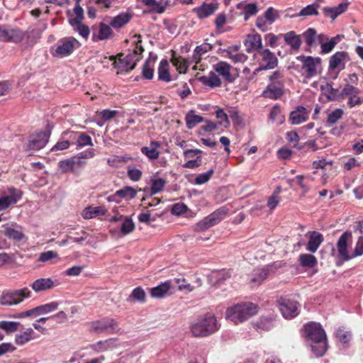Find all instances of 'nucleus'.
Instances as JSON below:
<instances>
[{
    "label": "nucleus",
    "instance_id": "obj_1",
    "mask_svg": "<svg viewBox=\"0 0 363 363\" xmlns=\"http://www.w3.org/2000/svg\"><path fill=\"white\" fill-rule=\"evenodd\" d=\"M304 333L314 354L317 357L323 356L328 349V342L325 332L321 325L315 322L308 323L304 325Z\"/></svg>",
    "mask_w": 363,
    "mask_h": 363
},
{
    "label": "nucleus",
    "instance_id": "obj_2",
    "mask_svg": "<svg viewBox=\"0 0 363 363\" xmlns=\"http://www.w3.org/2000/svg\"><path fill=\"white\" fill-rule=\"evenodd\" d=\"M219 328L216 318L211 314L199 316L189 326L192 335L196 337L209 336L218 331Z\"/></svg>",
    "mask_w": 363,
    "mask_h": 363
},
{
    "label": "nucleus",
    "instance_id": "obj_3",
    "mask_svg": "<svg viewBox=\"0 0 363 363\" xmlns=\"http://www.w3.org/2000/svg\"><path fill=\"white\" fill-rule=\"evenodd\" d=\"M259 311L257 304L252 302H242L228 307L226 310V318L235 324L243 323L255 315Z\"/></svg>",
    "mask_w": 363,
    "mask_h": 363
},
{
    "label": "nucleus",
    "instance_id": "obj_4",
    "mask_svg": "<svg viewBox=\"0 0 363 363\" xmlns=\"http://www.w3.org/2000/svg\"><path fill=\"white\" fill-rule=\"evenodd\" d=\"M140 43V40L136 43L135 48L131 53L126 55L121 54L117 59L114 56L110 57V60L113 61V67L117 69V74L128 72L135 68L144 50Z\"/></svg>",
    "mask_w": 363,
    "mask_h": 363
},
{
    "label": "nucleus",
    "instance_id": "obj_5",
    "mask_svg": "<svg viewBox=\"0 0 363 363\" xmlns=\"http://www.w3.org/2000/svg\"><path fill=\"white\" fill-rule=\"evenodd\" d=\"M296 60L301 64V73L306 79H311L321 74L323 67L320 57L301 55L296 57Z\"/></svg>",
    "mask_w": 363,
    "mask_h": 363
},
{
    "label": "nucleus",
    "instance_id": "obj_6",
    "mask_svg": "<svg viewBox=\"0 0 363 363\" xmlns=\"http://www.w3.org/2000/svg\"><path fill=\"white\" fill-rule=\"evenodd\" d=\"M31 296L32 293L27 287L4 291L0 296V304L13 306L21 303L24 299L29 298Z\"/></svg>",
    "mask_w": 363,
    "mask_h": 363
},
{
    "label": "nucleus",
    "instance_id": "obj_7",
    "mask_svg": "<svg viewBox=\"0 0 363 363\" xmlns=\"http://www.w3.org/2000/svg\"><path fill=\"white\" fill-rule=\"evenodd\" d=\"M89 328L91 331L96 333L116 334L121 331L118 322L108 317L91 322Z\"/></svg>",
    "mask_w": 363,
    "mask_h": 363
},
{
    "label": "nucleus",
    "instance_id": "obj_8",
    "mask_svg": "<svg viewBox=\"0 0 363 363\" xmlns=\"http://www.w3.org/2000/svg\"><path fill=\"white\" fill-rule=\"evenodd\" d=\"M228 213V210L225 207L217 209L197 223L195 227L196 230L199 232L203 231L218 224L221 220L226 218Z\"/></svg>",
    "mask_w": 363,
    "mask_h": 363
},
{
    "label": "nucleus",
    "instance_id": "obj_9",
    "mask_svg": "<svg viewBox=\"0 0 363 363\" xmlns=\"http://www.w3.org/2000/svg\"><path fill=\"white\" fill-rule=\"evenodd\" d=\"M80 43L74 38L70 37L60 42L56 47L50 49V52L54 57H64L69 55L74 50L79 48Z\"/></svg>",
    "mask_w": 363,
    "mask_h": 363
},
{
    "label": "nucleus",
    "instance_id": "obj_10",
    "mask_svg": "<svg viewBox=\"0 0 363 363\" xmlns=\"http://www.w3.org/2000/svg\"><path fill=\"white\" fill-rule=\"evenodd\" d=\"M347 53L345 51H338L333 54L329 60V74L335 79L339 72L345 67V59Z\"/></svg>",
    "mask_w": 363,
    "mask_h": 363
},
{
    "label": "nucleus",
    "instance_id": "obj_11",
    "mask_svg": "<svg viewBox=\"0 0 363 363\" xmlns=\"http://www.w3.org/2000/svg\"><path fill=\"white\" fill-rule=\"evenodd\" d=\"M25 36L23 30L17 28L0 26V40L5 42H21Z\"/></svg>",
    "mask_w": 363,
    "mask_h": 363
},
{
    "label": "nucleus",
    "instance_id": "obj_12",
    "mask_svg": "<svg viewBox=\"0 0 363 363\" xmlns=\"http://www.w3.org/2000/svg\"><path fill=\"white\" fill-rule=\"evenodd\" d=\"M279 308L286 318H291L296 317L298 314V303L295 301L280 298L278 300Z\"/></svg>",
    "mask_w": 363,
    "mask_h": 363
},
{
    "label": "nucleus",
    "instance_id": "obj_13",
    "mask_svg": "<svg viewBox=\"0 0 363 363\" xmlns=\"http://www.w3.org/2000/svg\"><path fill=\"white\" fill-rule=\"evenodd\" d=\"M351 238L352 233L346 231L341 235L337 242L338 256L343 262H346L354 258V252L350 254L348 250L347 242Z\"/></svg>",
    "mask_w": 363,
    "mask_h": 363
},
{
    "label": "nucleus",
    "instance_id": "obj_14",
    "mask_svg": "<svg viewBox=\"0 0 363 363\" xmlns=\"http://www.w3.org/2000/svg\"><path fill=\"white\" fill-rule=\"evenodd\" d=\"M360 91L357 87L351 84H346L341 91V96L342 98H347V106L350 108H353L355 106L360 105L362 103L361 98L359 96Z\"/></svg>",
    "mask_w": 363,
    "mask_h": 363
},
{
    "label": "nucleus",
    "instance_id": "obj_15",
    "mask_svg": "<svg viewBox=\"0 0 363 363\" xmlns=\"http://www.w3.org/2000/svg\"><path fill=\"white\" fill-rule=\"evenodd\" d=\"M50 135V132H40L30 135L26 145L27 150H38L43 148L48 143Z\"/></svg>",
    "mask_w": 363,
    "mask_h": 363
},
{
    "label": "nucleus",
    "instance_id": "obj_16",
    "mask_svg": "<svg viewBox=\"0 0 363 363\" xmlns=\"http://www.w3.org/2000/svg\"><path fill=\"white\" fill-rule=\"evenodd\" d=\"M258 54L262 57V62L264 65L257 68L254 74L264 69H272L277 66L278 60L275 55L269 49L260 50Z\"/></svg>",
    "mask_w": 363,
    "mask_h": 363
},
{
    "label": "nucleus",
    "instance_id": "obj_17",
    "mask_svg": "<svg viewBox=\"0 0 363 363\" xmlns=\"http://www.w3.org/2000/svg\"><path fill=\"white\" fill-rule=\"evenodd\" d=\"M284 82H270L263 91L262 96L270 99H278L284 94Z\"/></svg>",
    "mask_w": 363,
    "mask_h": 363
},
{
    "label": "nucleus",
    "instance_id": "obj_18",
    "mask_svg": "<svg viewBox=\"0 0 363 363\" xmlns=\"http://www.w3.org/2000/svg\"><path fill=\"white\" fill-rule=\"evenodd\" d=\"M231 68V65L224 61H220L213 65L215 73L222 77L228 83H233L235 79V77L230 73Z\"/></svg>",
    "mask_w": 363,
    "mask_h": 363
},
{
    "label": "nucleus",
    "instance_id": "obj_19",
    "mask_svg": "<svg viewBox=\"0 0 363 363\" xmlns=\"http://www.w3.org/2000/svg\"><path fill=\"white\" fill-rule=\"evenodd\" d=\"M57 285L51 278H40L33 281L30 286L35 293H40L52 289Z\"/></svg>",
    "mask_w": 363,
    "mask_h": 363
},
{
    "label": "nucleus",
    "instance_id": "obj_20",
    "mask_svg": "<svg viewBox=\"0 0 363 363\" xmlns=\"http://www.w3.org/2000/svg\"><path fill=\"white\" fill-rule=\"evenodd\" d=\"M244 45L247 52L251 53L254 51L262 50V41L259 34H249L244 41Z\"/></svg>",
    "mask_w": 363,
    "mask_h": 363
},
{
    "label": "nucleus",
    "instance_id": "obj_21",
    "mask_svg": "<svg viewBox=\"0 0 363 363\" xmlns=\"http://www.w3.org/2000/svg\"><path fill=\"white\" fill-rule=\"evenodd\" d=\"M213 48V45L206 41L195 48L192 55V61L195 63V69H198V65L201 62L204 55L212 50Z\"/></svg>",
    "mask_w": 363,
    "mask_h": 363
},
{
    "label": "nucleus",
    "instance_id": "obj_22",
    "mask_svg": "<svg viewBox=\"0 0 363 363\" xmlns=\"http://www.w3.org/2000/svg\"><path fill=\"white\" fill-rule=\"evenodd\" d=\"M110 25L104 23H100L99 25L98 33L93 32L92 40L94 42H98L99 40H104L109 39L113 36V30H111Z\"/></svg>",
    "mask_w": 363,
    "mask_h": 363
},
{
    "label": "nucleus",
    "instance_id": "obj_23",
    "mask_svg": "<svg viewBox=\"0 0 363 363\" xmlns=\"http://www.w3.org/2000/svg\"><path fill=\"white\" fill-rule=\"evenodd\" d=\"M302 36L308 47H316L321 43L323 34L318 35L315 29L309 28L303 33Z\"/></svg>",
    "mask_w": 363,
    "mask_h": 363
},
{
    "label": "nucleus",
    "instance_id": "obj_24",
    "mask_svg": "<svg viewBox=\"0 0 363 363\" xmlns=\"http://www.w3.org/2000/svg\"><path fill=\"white\" fill-rule=\"evenodd\" d=\"M309 112L306 108L302 106L296 107V108L291 111L289 116V121L293 125H298L305 122L308 118Z\"/></svg>",
    "mask_w": 363,
    "mask_h": 363
},
{
    "label": "nucleus",
    "instance_id": "obj_25",
    "mask_svg": "<svg viewBox=\"0 0 363 363\" xmlns=\"http://www.w3.org/2000/svg\"><path fill=\"white\" fill-rule=\"evenodd\" d=\"M348 6V2H342L337 6L324 7L323 9V12L325 16L330 18L332 20H335L338 16L347 11Z\"/></svg>",
    "mask_w": 363,
    "mask_h": 363
},
{
    "label": "nucleus",
    "instance_id": "obj_26",
    "mask_svg": "<svg viewBox=\"0 0 363 363\" xmlns=\"http://www.w3.org/2000/svg\"><path fill=\"white\" fill-rule=\"evenodd\" d=\"M340 40V35H336L335 37L329 39L328 36L323 34V38L321 39V43H319V45H320V53L325 55L330 52Z\"/></svg>",
    "mask_w": 363,
    "mask_h": 363
},
{
    "label": "nucleus",
    "instance_id": "obj_27",
    "mask_svg": "<svg viewBox=\"0 0 363 363\" xmlns=\"http://www.w3.org/2000/svg\"><path fill=\"white\" fill-rule=\"evenodd\" d=\"M323 235L319 232H310V236L308 242L306 246V250L311 253L315 252L323 242Z\"/></svg>",
    "mask_w": 363,
    "mask_h": 363
},
{
    "label": "nucleus",
    "instance_id": "obj_28",
    "mask_svg": "<svg viewBox=\"0 0 363 363\" xmlns=\"http://www.w3.org/2000/svg\"><path fill=\"white\" fill-rule=\"evenodd\" d=\"M216 9L217 6L216 4L203 3L201 6L195 7L193 12L196 14L199 18L203 19L214 13Z\"/></svg>",
    "mask_w": 363,
    "mask_h": 363
},
{
    "label": "nucleus",
    "instance_id": "obj_29",
    "mask_svg": "<svg viewBox=\"0 0 363 363\" xmlns=\"http://www.w3.org/2000/svg\"><path fill=\"white\" fill-rule=\"evenodd\" d=\"M161 147V143L157 141H151L149 146H145L141 148V152L145 155L150 160L158 159L160 152L158 148Z\"/></svg>",
    "mask_w": 363,
    "mask_h": 363
},
{
    "label": "nucleus",
    "instance_id": "obj_30",
    "mask_svg": "<svg viewBox=\"0 0 363 363\" xmlns=\"http://www.w3.org/2000/svg\"><path fill=\"white\" fill-rule=\"evenodd\" d=\"M197 79L205 86L214 88L221 86V79L213 72H211L208 76H201Z\"/></svg>",
    "mask_w": 363,
    "mask_h": 363
},
{
    "label": "nucleus",
    "instance_id": "obj_31",
    "mask_svg": "<svg viewBox=\"0 0 363 363\" xmlns=\"http://www.w3.org/2000/svg\"><path fill=\"white\" fill-rule=\"evenodd\" d=\"M45 28L46 26L45 24H43L42 26H35L33 28H30L27 31V43L30 45L35 44L37 40L40 38L42 33L45 29Z\"/></svg>",
    "mask_w": 363,
    "mask_h": 363
},
{
    "label": "nucleus",
    "instance_id": "obj_32",
    "mask_svg": "<svg viewBox=\"0 0 363 363\" xmlns=\"http://www.w3.org/2000/svg\"><path fill=\"white\" fill-rule=\"evenodd\" d=\"M106 209L104 206H88L82 212V216L84 219H91L98 216H104L106 213Z\"/></svg>",
    "mask_w": 363,
    "mask_h": 363
},
{
    "label": "nucleus",
    "instance_id": "obj_33",
    "mask_svg": "<svg viewBox=\"0 0 363 363\" xmlns=\"http://www.w3.org/2000/svg\"><path fill=\"white\" fill-rule=\"evenodd\" d=\"M34 334L33 328H28L25 331L16 335L15 343L17 345H24L35 338Z\"/></svg>",
    "mask_w": 363,
    "mask_h": 363
},
{
    "label": "nucleus",
    "instance_id": "obj_34",
    "mask_svg": "<svg viewBox=\"0 0 363 363\" xmlns=\"http://www.w3.org/2000/svg\"><path fill=\"white\" fill-rule=\"evenodd\" d=\"M170 287V281H167L155 287L152 288L150 290V295L153 298H162L167 294Z\"/></svg>",
    "mask_w": 363,
    "mask_h": 363
},
{
    "label": "nucleus",
    "instance_id": "obj_35",
    "mask_svg": "<svg viewBox=\"0 0 363 363\" xmlns=\"http://www.w3.org/2000/svg\"><path fill=\"white\" fill-rule=\"evenodd\" d=\"M269 276L267 268L257 269L253 271L251 277V283L255 286L260 285Z\"/></svg>",
    "mask_w": 363,
    "mask_h": 363
},
{
    "label": "nucleus",
    "instance_id": "obj_36",
    "mask_svg": "<svg viewBox=\"0 0 363 363\" xmlns=\"http://www.w3.org/2000/svg\"><path fill=\"white\" fill-rule=\"evenodd\" d=\"M132 18V16L128 13H121L118 16L111 18L109 24L114 28H121L128 23Z\"/></svg>",
    "mask_w": 363,
    "mask_h": 363
},
{
    "label": "nucleus",
    "instance_id": "obj_37",
    "mask_svg": "<svg viewBox=\"0 0 363 363\" xmlns=\"http://www.w3.org/2000/svg\"><path fill=\"white\" fill-rule=\"evenodd\" d=\"M256 330L268 331L274 327V319L269 316H262L253 323Z\"/></svg>",
    "mask_w": 363,
    "mask_h": 363
},
{
    "label": "nucleus",
    "instance_id": "obj_38",
    "mask_svg": "<svg viewBox=\"0 0 363 363\" xmlns=\"http://www.w3.org/2000/svg\"><path fill=\"white\" fill-rule=\"evenodd\" d=\"M284 40L294 50H298L301 45L300 35H296L294 31H290L284 34Z\"/></svg>",
    "mask_w": 363,
    "mask_h": 363
},
{
    "label": "nucleus",
    "instance_id": "obj_39",
    "mask_svg": "<svg viewBox=\"0 0 363 363\" xmlns=\"http://www.w3.org/2000/svg\"><path fill=\"white\" fill-rule=\"evenodd\" d=\"M269 119L277 125H281L284 121V116L281 113V109L279 105H274L270 110L269 114Z\"/></svg>",
    "mask_w": 363,
    "mask_h": 363
},
{
    "label": "nucleus",
    "instance_id": "obj_40",
    "mask_svg": "<svg viewBox=\"0 0 363 363\" xmlns=\"http://www.w3.org/2000/svg\"><path fill=\"white\" fill-rule=\"evenodd\" d=\"M186 125L188 129H192L197 124L203 121V118L200 116L196 114L195 111L190 110L185 116Z\"/></svg>",
    "mask_w": 363,
    "mask_h": 363
},
{
    "label": "nucleus",
    "instance_id": "obj_41",
    "mask_svg": "<svg viewBox=\"0 0 363 363\" xmlns=\"http://www.w3.org/2000/svg\"><path fill=\"white\" fill-rule=\"evenodd\" d=\"M137 191L132 186H126L115 192L113 197H118L126 200H130L135 198Z\"/></svg>",
    "mask_w": 363,
    "mask_h": 363
},
{
    "label": "nucleus",
    "instance_id": "obj_42",
    "mask_svg": "<svg viewBox=\"0 0 363 363\" xmlns=\"http://www.w3.org/2000/svg\"><path fill=\"white\" fill-rule=\"evenodd\" d=\"M158 78L161 81L169 82L171 81V76L169 72V62L167 60H162L158 67Z\"/></svg>",
    "mask_w": 363,
    "mask_h": 363
},
{
    "label": "nucleus",
    "instance_id": "obj_43",
    "mask_svg": "<svg viewBox=\"0 0 363 363\" xmlns=\"http://www.w3.org/2000/svg\"><path fill=\"white\" fill-rule=\"evenodd\" d=\"M117 339L109 338L104 341H99L94 345V349L99 352L107 351L117 346Z\"/></svg>",
    "mask_w": 363,
    "mask_h": 363
},
{
    "label": "nucleus",
    "instance_id": "obj_44",
    "mask_svg": "<svg viewBox=\"0 0 363 363\" xmlns=\"http://www.w3.org/2000/svg\"><path fill=\"white\" fill-rule=\"evenodd\" d=\"M171 62L180 74L186 73L189 67V62L185 58L181 56H173Z\"/></svg>",
    "mask_w": 363,
    "mask_h": 363
},
{
    "label": "nucleus",
    "instance_id": "obj_45",
    "mask_svg": "<svg viewBox=\"0 0 363 363\" xmlns=\"http://www.w3.org/2000/svg\"><path fill=\"white\" fill-rule=\"evenodd\" d=\"M300 264L303 267H313L317 263L316 257L311 254H301L298 257Z\"/></svg>",
    "mask_w": 363,
    "mask_h": 363
},
{
    "label": "nucleus",
    "instance_id": "obj_46",
    "mask_svg": "<svg viewBox=\"0 0 363 363\" xmlns=\"http://www.w3.org/2000/svg\"><path fill=\"white\" fill-rule=\"evenodd\" d=\"M238 8L242 9L245 21H247L250 16L255 15L258 11L256 3L246 4L243 6L239 4Z\"/></svg>",
    "mask_w": 363,
    "mask_h": 363
},
{
    "label": "nucleus",
    "instance_id": "obj_47",
    "mask_svg": "<svg viewBox=\"0 0 363 363\" xmlns=\"http://www.w3.org/2000/svg\"><path fill=\"white\" fill-rule=\"evenodd\" d=\"M60 306L57 301H52L45 304L36 306L39 315L48 314L56 311Z\"/></svg>",
    "mask_w": 363,
    "mask_h": 363
},
{
    "label": "nucleus",
    "instance_id": "obj_48",
    "mask_svg": "<svg viewBox=\"0 0 363 363\" xmlns=\"http://www.w3.org/2000/svg\"><path fill=\"white\" fill-rule=\"evenodd\" d=\"M319 4H310L302 9L299 13L293 15V17L318 16L319 14L318 8Z\"/></svg>",
    "mask_w": 363,
    "mask_h": 363
},
{
    "label": "nucleus",
    "instance_id": "obj_49",
    "mask_svg": "<svg viewBox=\"0 0 363 363\" xmlns=\"http://www.w3.org/2000/svg\"><path fill=\"white\" fill-rule=\"evenodd\" d=\"M76 145L77 149L82 148L85 146H93L92 139L89 135L84 133H79Z\"/></svg>",
    "mask_w": 363,
    "mask_h": 363
},
{
    "label": "nucleus",
    "instance_id": "obj_50",
    "mask_svg": "<svg viewBox=\"0 0 363 363\" xmlns=\"http://www.w3.org/2000/svg\"><path fill=\"white\" fill-rule=\"evenodd\" d=\"M215 115L218 119V124L220 126L228 128L230 126V121L228 116V111L225 112L223 109L218 108L215 111Z\"/></svg>",
    "mask_w": 363,
    "mask_h": 363
},
{
    "label": "nucleus",
    "instance_id": "obj_51",
    "mask_svg": "<svg viewBox=\"0 0 363 363\" xmlns=\"http://www.w3.org/2000/svg\"><path fill=\"white\" fill-rule=\"evenodd\" d=\"M21 325L19 322L16 321H0V329L4 330L7 333H12L18 330Z\"/></svg>",
    "mask_w": 363,
    "mask_h": 363
},
{
    "label": "nucleus",
    "instance_id": "obj_52",
    "mask_svg": "<svg viewBox=\"0 0 363 363\" xmlns=\"http://www.w3.org/2000/svg\"><path fill=\"white\" fill-rule=\"evenodd\" d=\"M343 115L344 111L342 108H336L328 114L326 122L330 125H334L342 118Z\"/></svg>",
    "mask_w": 363,
    "mask_h": 363
},
{
    "label": "nucleus",
    "instance_id": "obj_53",
    "mask_svg": "<svg viewBox=\"0 0 363 363\" xmlns=\"http://www.w3.org/2000/svg\"><path fill=\"white\" fill-rule=\"evenodd\" d=\"M70 25L73 27L74 30L77 31L79 34L84 38H87L90 33V30L88 26L79 21V23H72Z\"/></svg>",
    "mask_w": 363,
    "mask_h": 363
},
{
    "label": "nucleus",
    "instance_id": "obj_54",
    "mask_svg": "<svg viewBox=\"0 0 363 363\" xmlns=\"http://www.w3.org/2000/svg\"><path fill=\"white\" fill-rule=\"evenodd\" d=\"M4 235L9 239L20 241L23 238V233L18 230L14 229L13 228H6L4 230Z\"/></svg>",
    "mask_w": 363,
    "mask_h": 363
},
{
    "label": "nucleus",
    "instance_id": "obj_55",
    "mask_svg": "<svg viewBox=\"0 0 363 363\" xmlns=\"http://www.w3.org/2000/svg\"><path fill=\"white\" fill-rule=\"evenodd\" d=\"M228 116L232 119L235 125H241L242 123V118L235 107L228 108Z\"/></svg>",
    "mask_w": 363,
    "mask_h": 363
},
{
    "label": "nucleus",
    "instance_id": "obj_56",
    "mask_svg": "<svg viewBox=\"0 0 363 363\" xmlns=\"http://www.w3.org/2000/svg\"><path fill=\"white\" fill-rule=\"evenodd\" d=\"M166 184V180L162 178H158L152 180V186L150 188L151 195H155L162 191Z\"/></svg>",
    "mask_w": 363,
    "mask_h": 363
},
{
    "label": "nucleus",
    "instance_id": "obj_57",
    "mask_svg": "<svg viewBox=\"0 0 363 363\" xmlns=\"http://www.w3.org/2000/svg\"><path fill=\"white\" fill-rule=\"evenodd\" d=\"M133 299L138 302H144L145 300V292L141 287L134 289L130 295L128 301Z\"/></svg>",
    "mask_w": 363,
    "mask_h": 363
},
{
    "label": "nucleus",
    "instance_id": "obj_58",
    "mask_svg": "<svg viewBox=\"0 0 363 363\" xmlns=\"http://www.w3.org/2000/svg\"><path fill=\"white\" fill-rule=\"evenodd\" d=\"M142 75L146 79H152L154 75V66L150 60H147L143 66Z\"/></svg>",
    "mask_w": 363,
    "mask_h": 363
},
{
    "label": "nucleus",
    "instance_id": "obj_59",
    "mask_svg": "<svg viewBox=\"0 0 363 363\" xmlns=\"http://www.w3.org/2000/svg\"><path fill=\"white\" fill-rule=\"evenodd\" d=\"M335 336L340 342L345 344L351 340L352 334L350 331L345 330L344 328H340L337 329Z\"/></svg>",
    "mask_w": 363,
    "mask_h": 363
},
{
    "label": "nucleus",
    "instance_id": "obj_60",
    "mask_svg": "<svg viewBox=\"0 0 363 363\" xmlns=\"http://www.w3.org/2000/svg\"><path fill=\"white\" fill-rule=\"evenodd\" d=\"M59 167L61 169L62 172L64 173L69 172H74L75 170L74 162L72 160V158L60 161Z\"/></svg>",
    "mask_w": 363,
    "mask_h": 363
},
{
    "label": "nucleus",
    "instance_id": "obj_61",
    "mask_svg": "<svg viewBox=\"0 0 363 363\" xmlns=\"http://www.w3.org/2000/svg\"><path fill=\"white\" fill-rule=\"evenodd\" d=\"M37 316H39L37 308L35 307L33 308L16 313L11 317L13 318H25L28 317H32V318H36Z\"/></svg>",
    "mask_w": 363,
    "mask_h": 363
},
{
    "label": "nucleus",
    "instance_id": "obj_62",
    "mask_svg": "<svg viewBox=\"0 0 363 363\" xmlns=\"http://www.w3.org/2000/svg\"><path fill=\"white\" fill-rule=\"evenodd\" d=\"M135 228V224L130 218H125L121 227V232L127 235L131 233Z\"/></svg>",
    "mask_w": 363,
    "mask_h": 363
},
{
    "label": "nucleus",
    "instance_id": "obj_63",
    "mask_svg": "<svg viewBox=\"0 0 363 363\" xmlns=\"http://www.w3.org/2000/svg\"><path fill=\"white\" fill-rule=\"evenodd\" d=\"M280 190V187L277 188V191H275L268 199L267 201V206L270 210H274L277 205L281 201V198L279 196V192Z\"/></svg>",
    "mask_w": 363,
    "mask_h": 363
},
{
    "label": "nucleus",
    "instance_id": "obj_64",
    "mask_svg": "<svg viewBox=\"0 0 363 363\" xmlns=\"http://www.w3.org/2000/svg\"><path fill=\"white\" fill-rule=\"evenodd\" d=\"M213 172H214L213 169H211L205 173L199 174L195 178L194 184L201 185V184H203L206 183L212 177Z\"/></svg>",
    "mask_w": 363,
    "mask_h": 363
}]
</instances>
